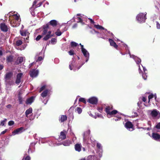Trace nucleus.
Segmentation results:
<instances>
[{
    "mask_svg": "<svg viewBox=\"0 0 160 160\" xmlns=\"http://www.w3.org/2000/svg\"><path fill=\"white\" fill-rule=\"evenodd\" d=\"M113 109V106L111 105L109 106H107L105 108V111L107 113V115L108 114V113H109Z\"/></svg>",
    "mask_w": 160,
    "mask_h": 160,
    "instance_id": "16",
    "label": "nucleus"
},
{
    "mask_svg": "<svg viewBox=\"0 0 160 160\" xmlns=\"http://www.w3.org/2000/svg\"><path fill=\"white\" fill-rule=\"evenodd\" d=\"M3 68V66L2 65H0V70H2Z\"/></svg>",
    "mask_w": 160,
    "mask_h": 160,
    "instance_id": "62",
    "label": "nucleus"
},
{
    "mask_svg": "<svg viewBox=\"0 0 160 160\" xmlns=\"http://www.w3.org/2000/svg\"><path fill=\"white\" fill-rule=\"evenodd\" d=\"M82 145L80 144L77 143L75 146V149L76 151L80 152L81 150Z\"/></svg>",
    "mask_w": 160,
    "mask_h": 160,
    "instance_id": "18",
    "label": "nucleus"
},
{
    "mask_svg": "<svg viewBox=\"0 0 160 160\" xmlns=\"http://www.w3.org/2000/svg\"><path fill=\"white\" fill-rule=\"evenodd\" d=\"M98 110L99 112H101L102 111L103 108L102 107H98Z\"/></svg>",
    "mask_w": 160,
    "mask_h": 160,
    "instance_id": "47",
    "label": "nucleus"
},
{
    "mask_svg": "<svg viewBox=\"0 0 160 160\" xmlns=\"http://www.w3.org/2000/svg\"><path fill=\"white\" fill-rule=\"evenodd\" d=\"M22 76V73H18L17 74L15 81V83L16 84H19L21 82V79Z\"/></svg>",
    "mask_w": 160,
    "mask_h": 160,
    "instance_id": "12",
    "label": "nucleus"
},
{
    "mask_svg": "<svg viewBox=\"0 0 160 160\" xmlns=\"http://www.w3.org/2000/svg\"><path fill=\"white\" fill-rule=\"evenodd\" d=\"M42 59H43V58H42V57L40 56V57H38L37 61H41Z\"/></svg>",
    "mask_w": 160,
    "mask_h": 160,
    "instance_id": "52",
    "label": "nucleus"
},
{
    "mask_svg": "<svg viewBox=\"0 0 160 160\" xmlns=\"http://www.w3.org/2000/svg\"><path fill=\"white\" fill-rule=\"evenodd\" d=\"M74 50H70L68 52L70 55H73L74 54Z\"/></svg>",
    "mask_w": 160,
    "mask_h": 160,
    "instance_id": "42",
    "label": "nucleus"
},
{
    "mask_svg": "<svg viewBox=\"0 0 160 160\" xmlns=\"http://www.w3.org/2000/svg\"><path fill=\"white\" fill-rule=\"evenodd\" d=\"M142 100L143 102H145L146 101V98L145 97H143L142 98Z\"/></svg>",
    "mask_w": 160,
    "mask_h": 160,
    "instance_id": "57",
    "label": "nucleus"
},
{
    "mask_svg": "<svg viewBox=\"0 0 160 160\" xmlns=\"http://www.w3.org/2000/svg\"><path fill=\"white\" fill-rule=\"evenodd\" d=\"M18 60L19 61V63H18L19 64L22 63L23 62V57H19L18 58Z\"/></svg>",
    "mask_w": 160,
    "mask_h": 160,
    "instance_id": "36",
    "label": "nucleus"
},
{
    "mask_svg": "<svg viewBox=\"0 0 160 160\" xmlns=\"http://www.w3.org/2000/svg\"><path fill=\"white\" fill-rule=\"evenodd\" d=\"M156 26L157 29H160V24L158 22H156Z\"/></svg>",
    "mask_w": 160,
    "mask_h": 160,
    "instance_id": "45",
    "label": "nucleus"
},
{
    "mask_svg": "<svg viewBox=\"0 0 160 160\" xmlns=\"http://www.w3.org/2000/svg\"><path fill=\"white\" fill-rule=\"evenodd\" d=\"M101 145L100 143H97V147L99 148L100 149V148L101 147Z\"/></svg>",
    "mask_w": 160,
    "mask_h": 160,
    "instance_id": "49",
    "label": "nucleus"
},
{
    "mask_svg": "<svg viewBox=\"0 0 160 160\" xmlns=\"http://www.w3.org/2000/svg\"><path fill=\"white\" fill-rule=\"evenodd\" d=\"M52 32L51 31H49L48 32V33L43 38V40L44 41H47L50 38L52 37L53 36V35L51 34Z\"/></svg>",
    "mask_w": 160,
    "mask_h": 160,
    "instance_id": "10",
    "label": "nucleus"
},
{
    "mask_svg": "<svg viewBox=\"0 0 160 160\" xmlns=\"http://www.w3.org/2000/svg\"><path fill=\"white\" fill-rule=\"evenodd\" d=\"M72 64H70L69 65V68L70 70H72Z\"/></svg>",
    "mask_w": 160,
    "mask_h": 160,
    "instance_id": "60",
    "label": "nucleus"
},
{
    "mask_svg": "<svg viewBox=\"0 0 160 160\" xmlns=\"http://www.w3.org/2000/svg\"><path fill=\"white\" fill-rule=\"evenodd\" d=\"M13 57L12 55H10L7 57L6 61L7 62H11L13 60Z\"/></svg>",
    "mask_w": 160,
    "mask_h": 160,
    "instance_id": "25",
    "label": "nucleus"
},
{
    "mask_svg": "<svg viewBox=\"0 0 160 160\" xmlns=\"http://www.w3.org/2000/svg\"><path fill=\"white\" fill-rule=\"evenodd\" d=\"M48 92V89H46L43 91L41 94V96L43 98L46 97L47 95Z\"/></svg>",
    "mask_w": 160,
    "mask_h": 160,
    "instance_id": "23",
    "label": "nucleus"
},
{
    "mask_svg": "<svg viewBox=\"0 0 160 160\" xmlns=\"http://www.w3.org/2000/svg\"><path fill=\"white\" fill-rule=\"evenodd\" d=\"M13 73L12 72L7 73L5 76V80H9L13 76Z\"/></svg>",
    "mask_w": 160,
    "mask_h": 160,
    "instance_id": "17",
    "label": "nucleus"
},
{
    "mask_svg": "<svg viewBox=\"0 0 160 160\" xmlns=\"http://www.w3.org/2000/svg\"><path fill=\"white\" fill-rule=\"evenodd\" d=\"M34 100V97L33 96H32L30 98L27 99L26 103L27 104H31L32 102H33Z\"/></svg>",
    "mask_w": 160,
    "mask_h": 160,
    "instance_id": "20",
    "label": "nucleus"
},
{
    "mask_svg": "<svg viewBox=\"0 0 160 160\" xmlns=\"http://www.w3.org/2000/svg\"><path fill=\"white\" fill-rule=\"evenodd\" d=\"M38 74V71L37 70L32 69L30 72V75L31 77L33 78L36 77Z\"/></svg>",
    "mask_w": 160,
    "mask_h": 160,
    "instance_id": "2",
    "label": "nucleus"
},
{
    "mask_svg": "<svg viewBox=\"0 0 160 160\" xmlns=\"http://www.w3.org/2000/svg\"><path fill=\"white\" fill-rule=\"evenodd\" d=\"M71 46V47L73 48L76 47L78 46V44L76 42H75L72 41L70 43Z\"/></svg>",
    "mask_w": 160,
    "mask_h": 160,
    "instance_id": "31",
    "label": "nucleus"
},
{
    "mask_svg": "<svg viewBox=\"0 0 160 160\" xmlns=\"http://www.w3.org/2000/svg\"><path fill=\"white\" fill-rule=\"evenodd\" d=\"M7 119L6 118H5L4 120L0 122V125L4 126L5 122L7 121Z\"/></svg>",
    "mask_w": 160,
    "mask_h": 160,
    "instance_id": "37",
    "label": "nucleus"
},
{
    "mask_svg": "<svg viewBox=\"0 0 160 160\" xmlns=\"http://www.w3.org/2000/svg\"><path fill=\"white\" fill-rule=\"evenodd\" d=\"M77 19L78 20L79 22H82V20L80 17H78L77 18Z\"/></svg>",
    "mask_w": 160,
    "mask_h": 160,
    "instance_id": "50",
    "label": "nucleus"
},
{
    "mask_svg": "<svg viewBox=\"0 0 160 160\" xmlns=\"http://www.w3.org/2000/svg\"><path fill=\"white\" fill-rule=\"evenodd\" d=\"M43 36L42 35V34L41 35H39L36 38V40L37 41H39L42 37Z\"/></svg>",
    "mask_w": 160,
    "mask_h": 160,
    "instance_id": "39",
    "label": "nucleus"
},
{
    "mask_svg": "<svg viewBox=\"0 0 160 160\" xmlns=\"http://www.w3.org/2000/svg\"><path fill=\"white\" fill-rule=\"evenodd\" d=\"M24 130L23 127H21L14 130L12 132V133L14 134H18L22 133Z\"/></svg>",
    "mask_w": 160,
    "mask_h": 160,
    "instance_id": "5",
    "label": "nucleus"
},
{
    "mask_svg": "<svg viewBox=\"0 0 160 160\" xmlns=\"http://www.w3.org/2000/svg\"><path fill=\"white\" fill-rule=\"evenodd\" d=\"M139 73H140V74H142V71L141 70L140 68V65H139Z\"/></svg>",
    "mask_w": 160,
    "mask_h": 160,
    "instance_id": "56",
    "label": "nucleus"
},
{
    "mask_svg": "<svg viewBox=\"0 0 160 160\" xmlns=\"http://www.w3.org/2000/svg\"><path fill=\"white\" fill-rule=\"evenodd\" d=\"M141 60L140 58H138L137 60H136V63L137 64H139L141 62Z\"/></svg>",
    "mask_w": 160,
    "mask_h": 160,
    "instance_id": "46",
    "label": "nucleus"
},
{
    "mask_svg": "<svg viewBox=\"0 0 160 160\" xmlns=\"http://www.w3.org/2000/svg\"><path fill=\"white\" fill-rule=\"evenodd\" d=\"M120 119H121V118H117V119H114V118H113V120H115V121H118V120H120Z\"/></svg>",
    "mask_w": 160,
    "mask_h": 160,
    "instance_id": "61",
    "label": "nucleus"
},
{
    "mask_svg": "<svg viewBox=\"0 0 160 160\" xmlns=\"http://www.w3.org/2000/svg\"><path fill=\"white\" fill-rule=\"evenodd\" d=\"M19 16H18L17 14H14L13 15L12 18L13 19L15 20V22H18L19 19Z\"/></svg>",
    "mask_w": 160,
    "mask_h": 160,
    "instance_id": "27",
    "label": "nucleus"
},
{
    "mask_svg": "<svg viewBox=\"0 0 160 160\" xmlns=\"http://www.w3.org/2000/svg\"><path fill=\"white\" fill-rule=\"evenodd\" d=\"M22 43V42L20 40L17 41L15 42V45L17 46H19L21 45Z\"/></svg>",
    "mask_w": 160,
    "mask_h": 160,
    "instance_id": "30",
    "label": "nucleus"
},
{
    "mask_svg": "<svg viewBox=\"0 0 160 160\" xmlns=\"http://www.w3.org/2000/svg\"><path fill=\"white\" fill-rule=\"evenodd\" d=\"M18 100L19 104H21L22 103V98L20 96H18Z\"/></svg>",
    "mask_w": 160,
    "mask_h": 160,
    "instance_id": "41",
    "label": "nucleus"
},
{
    "mask_svg": "<svg viewBox=\"0 0 160 160\" xmlns=\"http://www.w3.org/2000/svg\"><path fill=\"white\" fill-rule=\"evenodd\" d=\"M125 126L127 129H132L131 131L134 130L133 125L132 123L130 121H127L125 124Z\"/></svg>",
    "mask_w": 160,
    "mask_h": 160,
    "instance_id": "4",
    "label": "nucleus"
},
{
    "mask_svg": "<svg viewBox=\"0 0 160 160\" xmlns=\"http://www.w3.org/2000/svg\"><path fill=\"white\" fill-rule=\"evenodd\" d=\"M88 102L92 104H96L98 102V99L96 98L92 97L89 98Z\"/></svg>",
    "mask_w": 160,
    "mask_h": 160,
    "instance_id": "3",
    "label": "nucleus"
},
{
    "mask_svg": "<svg viewBox=\"0 0 160 160\" xmlns=\"http://www.w3.org/2000/svg\"><path fill=\"white\" fill-rule=\"evenodd\" d=\"M49 28V26H48V25L46 24L43 26V31L42 33V35L44 36L47 35L46 34L48 33V29Z\"/></svg>",
    "mask_w": 160,
    "mask_h": 160,
    "instance_id": "11",
    "label": "nucleus"
},
{
    "mask_svg": "<svg viewBox=\"0 0 160 160\" xmlns=\"http://www.w3.org/2000/svg\"><path fill=\"white\" fill-rule=\"evenodd\" d=\"M3 53L2 50H0V56H1L2 55Z\"/></svg>",
    "mask_w": 160,
    "mask_h": 160,
    "instance_id": "64",
    "label": "nucleus"
},
{
    "mask_svg": "<svg viewBox=\"0 0 160 160\" xmlns=\"http://www.w3.org/2000/svg\"><path fill=\"white\" fill-rule=\"evenodd\" d=\"M67 117L66 115H62L61 116L60 119L59 120L61 122H63L66 121L67 119Z\"/></svg>",
    "mask_w": 160,
    "mask_h": 160,
    "instance_id": "24",
    "label": "nucleus"
},
{
    "mask_svg": "<svg viewBox=\"0 0 160 160\" xmlns=\"http://www.w3.org/2000/svg\"><path fill=\"white\" fill-rule=\"evenodd\" d=\"M82 51L84 56L86 58V61L87 62L88 60L89 53L86 49H83Z\"/></svg>",
    "mask_w": 160,
    "mask_h": 160,
    "instance_id": "14",
    "label": "nucleus"
},
{
    "mask_svg": "<svg viewBox=\"0 0 160 160\" xmlns=\"http://www.w3.org/2000/svg\"><path fill=\"white\" fill-rule=\"evenodd\" d=\"M118 112V111L116 110H112L109 113H108V114L107 115V116L108 118H111L114 115L116 114Z\"/></svg>",
    "mask_w": 160,
    "mask_h": 160,
    "instance_id": "15",
    "label": "nucleus"
},
{
    "mask_svg": "<svg viewBox=\"0 0 160 160\" xmlns=\"http://www.w3.org/2000/svg\"><path fill=\"white\" fill-rule=\"evenodd\" d=\"M0 28L2 31L7 32L8 31V28L7 25L4 23H1L0 24Z\"/></svg>",
    "mask_w": 160,
    "mask_h": 160,
    "instance_id": "7",
    "label": "nucleus"
},
{
    "mask_svg": "<svg viewBox=\"0 0 160 160\" xmlns=\"http://www.w3.org/2000/svg\"><path fill=\"white\" fill-rule=\"evenodd\" d=\"M152 117H156L158 114L160 115V113L156 109H154L151 111L150 113Z\"/></svg>",
    "mask_w": 160,
    "mask_h": 160,
    "instance_id": "8",
    "label": "nucleus"
},
{
    "mask_svg": "<svg viewBox=\"0 0 160 160\" xmlns=\"http://www.w3.org/2000/svg\"><path fill=\"white\" fill-rule=\"evenodd\" d=\"M59 139H61V140L65 139L66 138V134L64 132L62 131L60 132V135L59 136Z\"/></svg>",
    "mask_w": 160,
    "mask_h": 160,
    "instance_id": "19",
    "label": "nucleus"
},
{
    "mask_svg": "<svg viewBox=\"0 0 160 160\" xmlns=\"http://www.w3.org/2000/svg\"><path fill=\"white\" fill-rule=\"evenodd\" d=\"M46 88V86L45 85H43L42 86L40 89L39 92H42L43 90H44Z\"/></svg>",
    "mask_w": 160,
    "mask_h": 160,
    "instance_id": "43",
    "label": "nucleus"
},
{
    "mask_svg": "<svg viewBox=\"0 0 160 160\" xmlns=\"http://www.w3.org/2000/svg\"><path fill=\"white\" fill-rule=\"evenodd\" d=\"M75 111H76L78 113V114H80L82 112V109L80 107H77Z\"/></svg>",
    "mask_w": 160,
    "mask_h": 160,
    "instance_id": "33",
    "label": "nucleus"
},
{
    "mask_svg": "<svg viewBox=\"0 0 160 160\" xmlns=\"http://www.w3.org/2000/svg\"><path fill=\"white\" fill-rule=\"evenodd\" d=\"M146 15L143 13H140L137 16V20L140 22H145L146 18Z\"/></svg>",
    "mask_w": 160,
    "mask_h": 160,
    "instance_id": "1",
    "label": "nucleus"
},
{
    "mask_svg": "<svg viewBox=\"0 0 160 160\" xmlns=\"http://www.w3.org/2000/svg\"><path fill=\"white\" fill-rule=\"evenodd\" d=\"M28 33L27 31H20V34L22 36H26Z\"/></svg>",
    "mask_w": 160,
    "mask_h": 160,
    "instance_id": "32",
    "label": "nucleus"
},
{
    "mask_svg": "<svg viewBox=\"0 0 160 160\" xmlns=\"http://www.w3.org/2000/svg\"><path fill=\"white\" fill-rule=\"evenodd\" d=\"M89 19L90 20V22L91 23H92V24H94V23L95 22L92 19L89 18Z\"/></svg>",
    "mask_w": 160,
    "mask_h": 160,
    "instance_id": "55",
    "label": "nucleus"
},
{
    "mask_svg": "<svg viewBox=\"0 0 160 160\" xmlns=\"http://www.w3.org/2000/svg\"><path fill=\"white\" fill-rule=\"evenodd\" d=\"M11 105L10 104H8L6 106V107L7 108H10L11 107Z\"/></svg>",
    "mask_w": 160,
    "mask_h": 160,
    "instance_id": "58",
    "label": "nucleus"
},
{
    "mask_svg": "<svg viewBox=\"0 0 160 160\" xmlns=\"http://www.w3.org/2000/svg\"><path fill=\"white\" fill-rule=\"evenodd\" d=\"M152 137L153 139L156 141H158L160 139V135L157 133L153 132Z\"/></svg>",
    "mask_w": 160,
    "mask_h": 160,
    "instance_id": "6",
    "label": "nucleus"
},
{
    "mask_svg": "<svg viewBox=\"0 0 160 160\" xmlns=\"http://www.w3.org/2000/svg\"><path fill=\"white\" fill-rule=\"evenodd\" d=\"M94 27L96 28L97 29H102V30H105L106 31L107 30L106 29H105L104 28L102 27V26H100L99 25H94Z\"/></svg>",
    "mask_w": 160,
    "mask_h": 160,
    "instance_id": "28",
    "label": "nucleus"
},
{
    "mask_svg": "<svg viewBox=\"0 0 160 160\" xmlns=\"http://www.w3.org/2000/svg\"><path fill=\"white\" fill-rule=\"evenodd\" d=\"M7 129H6L4 131L2 132H1L0 134H4L7 132Z\"/></svg>",
    "mask_w": 160,
    "mask_h": 160,
    "instance_id": "54",
    "label": "nucleus"
},
{
    "mask_svg": "<svg viewBox=\"0 0 160 160\" xmlns=\"http://www.w3.org/2000/svg\"><path fill=\"white\" fill-rule=\"evenodd\" d=\"M42 2H40V3H39V4L37 5L38 6V7H39L40 6H41L42 4Z\"/></svg>",
    "mask_w": 160,
    "mask_h": 160,
    "instance_id": "63",
    "label": "nucleus"
},
{
    "mask_svg": "<svg viewBox=\"0 0 160 160\" xmlns=\"http://www.w3.org/2000/svg\"><path fill=\"white\" fill-rule=\"evenodd\" d=\"M55 34L57 36H60L61 35L62 33L60 32V31H57L55 32Z\"/></svg>",
    "mask_w": 160,
    "mask_h": 160,
    "instance_id": "44",
    "label": "nucleus"
},
{
    "mask_svg": "<svg viewBox=\"0 0 160 160\" xmlns=\"http://www.w3.org/2000/svg\"><path fill=\"white\" fill-rule=\"evenodd\" d=\"M57 42V39L55 38H52L51 40V42L52 45L54 44Z\"/></svg>",
    "mask_w": 160,
    "mask_h": 160,
    "instance_id": "35",
    "label": "nucleus"
},
{
    "mask_svg": "<svg viewBox=\"0 0 160 160\" xmlns=\"http://www.w3.org/2000/svg\"><path fill=\"white\" fill-rule=\"evenodd\" d=\"M147 73L146 72H144L142 74V78L144 79V80H146L147 78Z\"/></svg>",
    "mask_w": 160,
    "mask_h": 160,
    "instance_id": "38",
    "label": "nucleus"
},
{
    "mask_svg": "<svg viewBox=\"0 0 160 160\" xmlns=\"http://www.w3.org/2000/svg\"><path fill=\"white\" fill-rule=\"evenodd\" d=\"M32 108H29V109L27 110L25 112V115L27 117H28V116L29 114L31 113L32 112Z\"/></svg>",
    "mask_w": 160,
    "mask_h": 160,
    "instance_id": "21",
    "label": "nucleus"
},
{
    "mask_svg": "<svg viewBox=\"0 0 160 160\" xmlns=\"http://www.w3.org/2000/svg\"><path fill=\"white\" fill-rule=\"evenodd\" d=\"M31 158L29 156H28L26 157L25 158V160H30Z\"/></svg>",
    "mask_w": 160,
    "mask_h": 160,
    "instance_id": "51",
    "label": "nucleus"
},
{
    "mask_svg": "<svg viewBox=\"0 0 160 160\" xmlns=\"http://www.w3.org/2000/svg\"><path fill=\"white\" fill-rule=\"evenodd\" d=\"M72 143V142L70 140L65 141L62 142V144L64 146H68Z\"/></svg>",
    "mask_w": 160,
    "mask_h": 160,
    "instance_id": "22",
    "label": "nucleus"
},
{
    "mask_svg": "<svg viewBox=\"0 0 160 160\" xmlns=\"http://www.w3.org/2000/svg\"><path fill=\"white\" fill-rule=\"evenodd\" d=\"M79 101L82 102L83 103L86 104V101L84 98H79Z\"/></svg>",
    "mask_w": 160,
    "mask_h": 160,
    "instance_id": "34",
    "label": "nucleus"
},
{
    "mask_svg": "<svg viewBox=\"0 0 160 160\" xmlns=\"http://www.w3.org/2000/svg\"><path fill=\"white\" fill-rule=\"evenodd\" d=\"M46 24L48 25V26L50 25L54 27H56L58 25V22L55 20H52L50 21Z\"/></svg>",
    "mask_w": 160,
    "mask_h": 160,
    "instance_id": "9",
    "label": "nucleus"
},
{
    "mask_svg": "<svg viewBox=\"0 0 160 160\" xmlns=\"http://www.w3.org/2000/svg\"><path fill=\"white\" fill-rule=\"evenodd\" d=\"M153 97H154L155 98V99H156L157 97H156V95H153L152 94H151L148 96V103H150V99L152 98Z\"/></svg>",
    "mask_w": 160,
    "mask_h": 160,
    "instance_id": "29",
    "label": "nucleus"
},
{
    "mask_svg": "<svg viewBox=\"0 0 160 160\" xmlns=\"http://www.w3.org/2000/svg\"><path fill=\"white\" fill-rule=\"evenodd\" d=\"M18 22H15V20H14V19H13V20H12L11 21V23H13L16 24H17V23Z\"/></svg>",
    "mask_w": 160,
    "mask_h": 160,
    "instance_id": "53",
    "label": "nucleus"
},
{
    "mask_svg": "<svg viewBox=\"0 0 160 160\" xmlns=\"http://www.w3.org/2000/svg\"><path fill=\"white\" fill-rule=\"evenodd\" d=\"M14 122L13 121L11 120L9 121L8 122V125L9 126H12L14 125Z\"/></svg>",
    "mask_w": 160,
    "mask_h": 160,
    "instance_id": "40",
    "label": "nucleus"
},
{
    "mask_svg": "<svg viewBox=\"0 0 160 160\" xmlns=\"http://www.w3.org/2000/svg\"><path fill=\"white\" fill-rule=\"evenodd\" d=\"M6 82L9 86H11L13 84V82L12 80L10 79L9 80H6Z\"/></svg>",
    "mask_w": 160,
    "mask_h": 160,
    "instance_id": "26",
    "label": "nucleus"
},
{
    "mask_svg": "<svg viewBox=\"0 0 160 160\" xmlns=\"http://www.w3.org/2000/svg\"><path fill=\"white\" fill-rule=\"evenodd\" d=\"M34 64V62H32L31 63H30L29 65V68H30Z\"/></svg>",
    "mask_w": 160,
    "mask_h": 160,
    "instance_id": "59",
    "label": "nucleus"
},
{
    "mask_svg": "<svg viewBox=\"0 0 160 160\" xmlns=\"http://www.w3.org/2000/svg\"><path fill=\"white\" fill-rule=\"evenodd\" d=\"M108 41L111 46L115 48L118 49V46L113 40L109 38Z\"/></svg>",
    "mask_w": 160,
    "mask_h": 160,
    "instance_id": "13",
    "label": "nucleus"
},
{
    "mask_svg": "<svg viewBox=\"0 0 160 160\" xmlns=\"http://www.w3.org/2000/svg\"><path fill=\"white\" fill-rule=\"evenodd\" d=\"M155 127L158 129H160V122L158 123L156 126Z\"/></svg>",
    "mask_w": 160,
    "mask_h": 160,
    "instance_id": "48",
    "label": "nucleus"
}]
</instances>
